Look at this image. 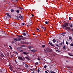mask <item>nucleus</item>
Returning <instances> with one entry per match:
<instances>
[{
    "label": "nucleus",
    "mask_w": 73,
    "mask_h": 73,
    "mask_svg": "<svg viewBox=\"0 0 73 73\" xmlns=\"http://www.w3.org/2000/svg\"><path fill=\"white\" fill-rule=\"evenodd\" d=\"M68 23H65L64 24H63L62 26V28L63 29H64L65 27H68Z\"/></svg>",
    "instance_id": "f257e3e1"
},
{
    "label": "nucleus",
    "mask_w": 73,
    "mask_h": 73,
    "mask_svg": "<svg viewBox=\"0 0 73 73\" xmlns=\"http://www.w3.org/2000/svg\"><path fill=\"white\" fill-rule=\"evenodd\" d=\"M42 73V72H43V69L42 68H39L37 69V72L38 73Z\"/></svg>",
    "instance_id": "f03ea898"
},
{
    "label": "nucleus",
    "mask_w": 73,
    "mask_h": 73,
    "mask_svg": "<svg viewBox=\"0 0 73 73\" xmlns=\"http://www.w3.org/2000/svg\"><path fill=\"white\" fill-rule=\"evenodd\" d=\"M55 48H56L57 49H58V47L60 48V45L59 44H55Z\"/></svg>",
    "instance_id": "7ed1b4c3"
},
{
    "label": "nucleus",
    "mask_w": 73,
    "mask_h": 73,
    "mask_svg": "<svg viewBox=\"0 0 73 73\" xmlns=\"http://www.w3.org/2000/svg\"><path fill=\"white\" fill-rule=\"evenodd\" d=\"M44 52H46V53L48 52H51V50H50V49H44Z\"/></svg>",
    "instance_id": "20e7f679"
},
{
    "label": "nucleus",
    "mask_w": 73,
    "mask_h": 73,
    "mask_svg": "<svg viewBox=\"0 0 73 73\" xmlns=\"http://www.w3.org/2000/svg\"><path fill=\"white\" fill-rule=\"evenodd\" d=\"M48 44H49L50 46H53L54 47H56V46H54V45H53V44L51 42H49Z\"/></svg>",
    "instance_id": "39448f33"
},
{
    "label": "nucleus",
    "mask_w": 73,
    "mask_h": 73,
    "mask_svg": "<svg viewBox=\"0 0 73 73\" xmlns=\"http://www.w3.org/2000/svg\"><path fill=\"white\" fill-rule=\"evenodd\" d=\"M18 59L19 60H22V61H23V60H24V59L23 58L21 57H20L19 56H18Z\"/></svg>",
    "instance_id": "423d86ee"
},
{
    "label": "nucleus",
    "mask_w": 73,
    "mask_h": 73,
    "mask_svg": "<svg viewBox=\"0 0 73 73\" xmlns=\"http://www.w3.org/2000/svg\"><path fill=\"white\" fill-rule=\"evenodd\" d=\"M28 52H23L22 54H25V55H28Z\"/></svg>",
    "instance_id": "0eeeda50"
},
{
    "label": "nucleus",
    "mask_w": 73,
    "mask_h": 73,
    "mask_svg": "<svg viewBox=\"0 0 73 73\" xmlns=\"http://www.w3.org/2000/svg\"><path fill=\"white\" fill-rule=\"evenodd\" d=\"M13 25H15V26H17L18 25V23L17 22H14L13 23Z\"/></svg>",
    "instance_id": "6e6552de"
},
{
    "label": "nucleus",
    "mask_w": 73,
    "mask_h": 73,
    "mask_svg": "<svg viewBox=\"0 0 73 73\" xmlns=\"http://www.w3.org/2000/svg\"><path fill=\"white\" fill-rule=\"evenodd\" d=\"M21 50V47H18L17 48V50L19 52H20Z\"/></svg>",
    "instance_id": "1a4fd4ad"
},
{
    "label": "nucleus",
    "mask_w": 73,
    "mask_h": 73,
    "mask_svg": "<svg viewBox=\"0 0 73 73\" xmlns=\"http://www.w3.org/2000/svg\"><path fill=\"white\" fill-rule=\"evenodd\" d=\"M31 52H34V53H36V52H37V50H31Z\"/></svg>",
    "instance_id": "9d476101"
},
{
    "label": "nucleus",
    "mask_w": 73,
    "mask_h": 73,
    "mask_svg": "<svg viewBox=\"0 0 73 73\" xmlns=\"http://www.w3.org/2000/svg\"><path fill=\"white\" fill-rule=\"evenodd\" d=\"M64 29H68V30H70V27H65Z\"/></svg>",
    "instance_id": "9b49d317"
},
{
    "label": "nucleus",
    "mask_w": 73,
    "mask_h": 73,
    "mask_svg": "<svg viewBox=\"0 0 73 73\" xmlns=\"http://www.w3.org/2000/svg\"><path fill=\"white\" fill-rule=\"evenodd\" d=\"M19 18L20 19H21V20H22V19H23V17L22 16H19Z\"/></svg>",
    "instance_id": "f8f14e48"
},
{
    "label": "nucleus",
    "mask_w": 73,
    "mask_h": 73,
    "mask_svg": "<svg viewBox=\"0 0 73 73\" xmlns=\"http://www.w3.org/2000/svg\"><path fill=\"white\" fill-rule=\"evenodd\" d=\"M8 17L7 16H4V19H5V20H8Z\"/></svg>",
    "instance_id": "ddd939ff"
},
{
    "label": "nucleus",
    "mask_w": 73,
    "mask_h": 73,
    "mask_svg": "<svg viewBox=\"0 0 73 73\" xmlns=\"http://www.w3.org/2000/svg\"><path fill=\"white\" fill-rule=\"evenodd\" d=\"M25 67H26V68H28L29 67V66H28V65L26 64H25Z\"/></svg>",
    "instance_id": "4468645a"
},
{
    "label": "nucleus",
    "mask_w": 73,
    "mask_h": 73,
    "mask_svg": "<svg viewBox=\"0 0 73 73\" xmlns=\"http://www.w3.org/2000/svg\"><path fill=\"white\" fill-rule=\"evenodd\" d=\"M42 29V30H44V31H45L46 29L45 28V27H41Z\"/></svg>",
    "instance_id": "2eb2a0df"
},
{
    "label": "nucleus",
    "mask_w": 73,
    "mask_h": 73,
    "mask_svg": "<svg viewBox=\"0 0 73 73\" xmlns=\"http://www.w3.org/2000/svg\"><path fill=\"white\" fill-rule=\"evenodd\" d=\"M6 15H7V16H8L9 17H11V15H9V13H7Z\"/></svg>",
    "instance_id": "dca6fc26"
},
{
    "label": "nucleus",
    "mask_w": 73,
    "mask_h": 73,
    "mask_svg": "<svg viewBox=\"0 0 73 73\" xmlns=\"http://www.w3.org/2000/svg\"><path fill=\"white\" fill-rule=\"evenodd\" d=\"M18 8H19L20 9V10H23V8L20 6L18 7Z\"/></svg>",
    "instance_id": "f3484780"
},
{
    "label": "nucleus",
    "mask_w": 73,
    "mask_h": 73,
    "mask_svg": "<svg viewBox=\"0 0 73 73\" xmlns=\"http://www.w3.org/2000/svg\"><path fill=\"white\" fill-rule=\"evenodd\" d=\"M13 40L14 41H15V42L17 41V39L16 38H13Z\"/></svg>",
    "instance_id": "a211bd4d"
},
{
    "label": "nucleus",
    "mask_w": 73,
    "mask_h": 73,
    "mask_svg": "<svg viewBox=\"0 0 73 73\" xmlns=\"http://www.w3.org/2000/svg\"><path fill=\"white\" fill-rule=\"evenodd\" d=\"M1 73H4V70L1 69Z\"/></svg>",
    "instance_id": "6ab92c4d"
},
{
    "label": "nucleus",
    "mask_w": 73,
    "mask_h": 73,
    "mask_svg": "<svg viewBox=\"0 0 73 73\" xmlns=\"http://www.w3.org/2000/svg\"><path fill=\"white\" fill-rule=\"evenodd\" d=\"M23 35L24 36H26V33H22Z\"/></svg>",
    "instance_id": "aec40b11"
},
{
    "label": "nucleus",
    "mask_w": 73,
    "mask_h": 73,
    "mask_svg": "<svg viewBox=\"0 0 73 73\" xmlns=\"http://www.w3.org/2000/svg\"><path fill=\"white\" fill-rule=\"evenodd\" d=\"M52 41L54 43H55L56 41V39H53L52 40Z\"/></svg>",
    "instance_id": "412c9836"
},
{
    "label": "nucleus",
    "mask_w": 73,
    "mask_h": 73,
    "mask_svg": "<svg viewBox=\"0 0 73 73\" xmlns=\"http://www.w3.org/2000/svg\"><path fill=\"white\" fill-rule=\"evenodd\" d=\"M1 56L2 57H5V56L3 54H1Z\"/></svg>",
    "instance_id": "4be33fe9"
},
{
    "label": "nucleus",
    "mask_w": 73,
    "mask_h": 73,
    "mask_svg": "<svg viewBox=\"0 0 73 73\" xmlns=\"http://www.w3.org/2000/svg\"><path fill=\"white\" fill-rule=\"evenodd\" d=\"M44 69H46V68H47V67H48V66L45 65L44 66Z\"/></svg>",
    "instance_id": "5701e85b"
},
{
    "label": "nucleus",
    "mask_w": 73,
    "mask_h": 73,
    "mask_svg": "<svg viewBox=\"0 0 73 73\" xmlns=\"http://www.w3.org/2000/svg\"><path fill=\"white\" fill-rule=\"evenodd\" d=\"M35 64L36 65H38V62H36L35 63Z\"/></svg>",
    "instance_id": "b1692460"
},
{
    "label": "nucleus",
    "mask_w": 73,
    "mask_h": 73,
    "mask_svg": "<svg viewBox=\"0 0 73 73\" xmlns=\"http://www.w3.org/2000/svg\"><path fill=\"white\" fill-rule=\"evenodd\" d=\"M17 41H21V38H17Z\"/></svg>",
    "instance_id": "393cba45"
},
{
    "label": "nucleus",
    "mask_w": 73,
    "mask_h": 73,
    "mask_svg": "<svg viewBox=\"0 0 73 73\" xmlns=\"http://www.w3.org/2000/svg\"><path fill=\"white\" fill-rule=\"evenodd\" d=\"M28 48L29 49H31V48H33V47L32 46H29Z\"/></svg>",
    "instance_id": "a878e982"
},
{
    "label": "nucleus",
    "mask_w": 73,
    "mask_h": 73,
    "mask_svg": "<svg viewBox=\"0 0 73 73\" xmlns=\"http://www.w3.org/2000/svg\"><path fill=\"white\" fill-rule=\"evenodd\" d=\"M9 66H10V67H9V69H10V70H11V69H12V68H13L12 67H11V66H10V65H9Z\"/></svg>",
    "instance_id": "bb28decb"
},
{
    "label": "nucleus",
    "mask_w": 73,
    "mask_h": 73,
    "mask_svg": "<svg viewBox=\"0 0 73 73\" xmlns=\"http://www.w3.org/2000/svg\"><path fill=\"white\" fill-rule=\"evenodd\" d=\"M30 23H29V22L28 23V25H31V22L30 21Z\"/></svg>",
    "instance_id": "cd10ccee"
},
{
    "label": "nucleus",
    "mask_w": 73,
    "mask_h": 73,
    "mask_svg": "<svg viewBox=\"0 0 73 73\" xmlns=\"http://www.w3.org/2000/svg\"><path fill=\"white\" fill-rule=\"evenodd\" d=\"M68 55L69 56H73V54L72 55V54H70V53H69Z\"/></svg>",
    "instance_id": "c85d7f7f"
},
{
    "label": "nucleus",
    "mask_w": 73,
    "mask_h": 73,
    "mask_svg": "<svg viewBox=\"0 0 73 73\" xmlns=\"http://www.w3.org/2000/svg\"><path fill=\"white\" fill-rule=\"evenodd\" d=\"M20 46H21V47H22V48H23V47H25V46L24 45H21Z\"/></svg>",
    "instance_id": "c756f323"
},
{
    "label": "nucleus",
    "mask_w": 73,
    "mask_h": 73,
    "mask_svg": "<svg viewBox=\"0 0 73 73\" xmlns=\"http://www.w3.org/2000/svg\"><path fill=\"white\" fill-rule=\"evenodd\" d=\"M18 36L20 37H22V38H23L24 37L21 35H20Z\"/></svg>",
    "instance_id": "7c9ffc66"
},
{
    "label": "nucleus",
    "mask_w": 73,
    "mask_h": 73,
    "mask_svg": "<svg viewBox=\"0 0 73 73\" xmlns=\"http://www.w3.org/2000/svg\"><path fill=\"white\" fill-rule=\"evenodd\" d=\"M45 23L46 24H48L49 23V21H45Z\"/></svg>",
    "instance_id": "2f4dec72"
},
{
    "label": "nucleus",
    "mask_w": 73,
    "mask_h": 73,
    "mask_svg": "<svg viewBox=\"0 0 73 73\" xmlns=\"http://www.w3.org/2000/svg\"><path fill=\"white\" fill-rule=\"evenodd\" d=\"M37 60H39L38 61V62H39V63L40 62V59L39 58H38Z\"/></svg>",
    "instance_id": "473e14b6"
},
{
    "label": "nucleus",
    "mask_w": 73,
    "mask_h": 73,
    "mask_svg": "<svg viewBox=\"0 0 73 73\" xmlns=\"http://www.w3.org/2000/svg\"><path fill=\"white\" fill-rule=\"evenodd\" d=\"M22 44H27V43L26 42H22Z\"/></svg>",
    "instance_id": "72a5a7b5"
},
{
    "label": "nucleus",
    "mask_w": 73,
    "mask_h": 73,
    "mask_svg": "<svg viewBox=\"0 0 73 73\" xmlns=\"http://www.w3.org/2000/svg\"><path fill=\"white\" fill-rule=\"evenodd\" d=\"M11 12H14V10L11 9Z\"/></svg>",
    "instance_id": "f704fd0d"
},
{
    "label": "nucleus",
    "mask_w": 73,
    "mask_h": 73,
    "mask_svg": "<svg viewBox=\"0 0 73 73\" xmlns=\"http://www.w3.org/2000/svg\"><path fill=\"white\" fill-rule=\"evenodd\" d=\"M19 10H17V11H16L15 12H17V13H19Z\"/></svg>",
    "instance_id": "c9c22d12"
},
{
    "label": "nucleus",
    "mask_w": 73,
    "mask_h": 73,
    "mask_svg": "<svg viewBox=\"0 0 73 73\" xmlns=\"http://www.w3.org/2000/svg\"><path fill=\"white\" fill-rule=\"evenodd\" d=\"M50 73H56V72H53V71H50Z\"/></svg>",
    "instance_id": "e433bc0d"
},
{
    "label": "nucleus",
    "mask_w": 73,
    "mask_h": 73,
    "mask_svg": "<svg viewBox=\"0 0 73 73\" xmlns=\"http://www.w3.org/2000/svg\"><path fill=\"white\" fill-rule=\"evenodd\" d=\"M25 58H26V59L27 60H29V58H28V57H26Z\"/></svg>",
    "instance_id": "4c0bfd02"
},
{
    "label": "nucleus",
    "mask_w": 73,
    "mask_h": 73,
    "mask_svg": "<svg viewBox=\"0 0 73 73\" xmlns=\"http://www.w3.org/2000/svg\"><path fill=\"white\" fill-rule=\"evenodd\" d=\"M66 32L62 33V35H65V34H66Z\"/></svg>",
    "instance_id": "58836bf2"
},
{
    "label": "nucleus",
    "mask_w": 73,
    "mask_h": 73,
    "mask_svg": "<svg viewBox=\"0 0 73 73\" xmlns=\"http://www.w3.org/2000/svg\"><path fill=\"white\" fill-rule=\"evenodd\" d=\"M63 49H66V47L65 46H64L63 47Z\"/></svg>",
    "instance_id": "ea45409f"
},
{
    "label": "nucleus",
    "mask_w": 73,
    "mask_h": 73,
    "mask_svg": "<svg viewBox=\"0 0 73 73\" xmlns=\"http://www.w3.org/2000/svg\"><path fill=\"white\" fill-rule=\"evenodd\" d=\"M66 44L67 45H68V44H69V43H68L67 41H66Z\"/></svg>",
    "instance_id": "a19ab883"
},
{
    "label": "nucleus",
    "mask_w": 73,
    "mask_h": 73,
    "mask_svg": "<svg viewBox=\"0 0 73 73\" xmlns=\"http://www.w3.org/2000/svg\"><path fill=\"white\" fill-rule=\"evenodd\" d=\"M45 46L44 45H42V48H45Z\"/></svg>",
    "instance_id": "79ce46f5"
},
{
    "label": "nucleus",
    "mask_w": 73,
    "mask_h": 73,
    "mask_svg": "<svg viewBox=\"0 0 73 73\" xmlns=\"http://www.w3.org/2000/svg\"><path fill=\"white\" fill-rule=\"evenodd\" d=\"M31 71H33V70H35V69L33 68L32 69H31Z\"/></svg>",
    "instance_id": "37998d69"
},
{
    "label": "nucleus",
    "mask_w": 73,
    "mask_h": 73,
    "mask_svg": "<svg viewBox=\"0 0 73 73\" xmlns=\"http://www.w3.org/2000/svg\"><path fill=\"white\" fill-rule=\"evenodd\" d=\"M56 52H58V53H59V52H60V51L58 50H56Z\"/></svg>",
    "instance_id": "c03bdc74"
},
{
    "label": "nucleus",
    "mask_w": 73,
    "mask_h": 73,
    "mask_svg": "<svg viewBox=\"0 0 73 73\" xmlns=\"http://www.w3.org/2000/svg\"><path fill=\"white\" fill-rule=\"evenodd\" d=\"M9 46L10 48V49H13L12 48V47L11 46Z\"/></svg>",
    "instance_id": "a18cd8bd"
},
{
    "label": "nucleus",
    "mask_w": 73,
    "mask_h": 73,
    "mask_svg": "<svg viewBox=\"0 0 73 73\" xmlns=\"http://www.w3.org/2000/svg\"><path fill=\"white\" fill-rule=\"evenodd\" d=\"M70 39H72V37H71V36H70L69 39L70 40Z\"/></svg>",
    "instance_id": "49530a36"
},
{
    "label": "nucleus",
    "mask_w": 73,
    "mask_h": 73,
    "mask_svg": "<svg viewBox=\"0 0 73 73\" xmlns=\"http://www.w3.org/2000/svg\"><path fill=\"white\" fill-rule=\"evenodd\" d=\"M23 51H24L23 50H20V52H23Z\"/></svg>",
    "instance_id": "de8ad7c7"
},
{
    "label": "nucleus",
    "mask_w": 73,
    "mask_h": 73,
    "mask_svg": "<svg viewBox=\"0 0 73 73\" xmlns=\"http://www.w3.org/2000/svg\"><path fill=\"white\" fill-rule=\"evenodd\" d=\"M69 20H71V17H69Z\"/></svg>",
    "instance_id": "09e8293b"
},
{
    "label": "nucleus",
    "mask_w": 73,
    "mask_h": 73,
    "mask_svg": "<svg viewBox=\"0 0 73 73\" xmlns=\"http://www.w3.org/2000/svg\"><path fill=\"white\" fill-rule=\"evenodd\" d=\"M73 46V43H71L70 44V46Z\"/></svg>",
    "instance_id": "8fccbe9b"
},
{
    "label": "nucleus",
    "mask_w": 73,
    "mask_h": 73,
    "mask_svg": "<svg viewBox=\"0 0 73 73\" xmlns=\"http://www.w3.org/2000/svg\"><path fill=\"white\" fill-rule=\"evenodd\" d=\"M36 30H37L38 31H39V29L37 28H36Z\"/></svg>",
    "instance_id": "3c124183"
},
{
    "label": "nucleus",
    "mask_w": 73,
    "mask_h": 73,
    "mask_svg": "<svg viewBox=\"0 0 73 73\" xmlns=\"http://www.w3.org/2000/svg\"><path fill=\"white\" fill-rule=\"evenodd\" d=\"M60 44L61 45V46H62V44L61 43H60Z\"/></svg>",
    "instance_id": "603ef678"
},
{
    "label": "nucleus",
    "mask_w": 73,
    "mask_h": 73,
    "mask_svg": "<svg viewBox=\"0 0 73 73\" xmlns=\"http://www.w3.org/2000/svg\"><path fill=\"white\" fill-rule=\"evenodd\" d=\"M70 27H72V25H70Z\"/></svg>",
    "instance_id": "864d4df0"
},
{
    "label": "nucleus",
    "mask_w": 73,
    "mask_h": 73,
    "mask_svg": "<svg viewBox=\"0 0 73 73\" xmlns=\"http://www.w3.org/2000/svg\"><path fill=\"white\" fill-rule=\"evenodd\" d=\"M11 1H13V2H15V0H11Z\"/></svg>",
    "instance_id": "5fc2aeb1"
},
{
    "label": "nucleus",
    "mask_w": 73,
    "mask_h": 73,
    "mask_svg": "<svg viewBox=\"0 0 73 73\" xmlns=\"http://www.w3.org/2000/svg\"><path fill=\"white\" fill-rule=\"evenodd\" d=\"M11 71H12L13 72H14V71H13V68H12V69H11Z\"/></svg>",
    "instance_id": "6e6d98bb"
},
{
    "label": "nucleus",
    "mask_w": 73,
    "mask_h": 73,
    "mask_svg": "<svg viewBox=\"0 0 73 73\" xmlns=\"http://www.w3.org/2000/svg\"><path fill=\"white\" fill-rule=\"evenodd\" d=\"M21 25H24V23H22V24H21Z\"/></svg>",
    "instance_id": "4d7b16f0"
},
{
    "label": "nucleus",
    "mask_w": 73,
    "mask_h": 73,
    "mask_svg": "<svg viewBox=\"0 0 73 73\" xmlns=\"http://www.w3.org/2000/svg\"><path fill=\"white\" fill-rule=\"evenodd\" d=\"M15 62H16V63H17V62L16 61V60H15Z\"/></svg>",
    "instance_id": "13d9d810"
},
{
    "label": "nucleus",
    "mask_w": 73,
    "mask_h": 73,
    "mask_svg": "<svg viewBox=\"0 0 73 73\" xmlns=\"http://www.w3.org/2000/svg\"><path fill=\"white\" fill-rule=\"evenodd\" d=\"M63 45H64V40H63Z\"/></svg>",
    "instance_id": "bf43d9fd"
},
{
    "label": "nucleus",
    "mask_w": 73,
    "mask_h": 73,
    "mask_svg": "<svg viewBox=\"0 0 73 73\" xmlns=\"http://www.w3.org/2000/svg\"><path fill=\"white\" fill-rule=\"evenodd\" d=\"M15 53H16V54H18V53H17V52L15 51Z\"/></svg>",
    "instance_id": "052dcab7"
},
{
    "label": "nucleus",
    "mask_w": 73,
    "mask_h": 73,
    "mask_svg": "<svg viewBox=\"0 0 73 73\" xmlns=\"http://www.w3.org/2000/svg\"><path fill=\"white\" fill-rule=\"evenodd\" d=\"M31 73H35V72L33 71V72H31Z\"/></svg>",
    "instance_id": "680f3d73"
},
{
    "label": "nucleus",
    "mask_w": 73,
    "mask_h": 73,
    "mask_svg": "<svg viewBox=\"0 0 73 73\" xmlns=\"http://www.w3.org/2000/svg\"><path fill=\"white\" fill-rule=\"evenodd\" d=\"M45 72L46 73H48V72L46 71H45Z\"/></svg>",
    "instance_id": "e2e57ef3"
},
{
    "label": "nucleus",
    "mask_w": 73,
    "mask_h": 73,
    "mask_svg": "<svg viewBox=\"0 0 73 73\" xmlns=\"http://www.w3.org/2000/svg\"><path fill=\"white\" fill-rule=\"evenodd\" d=\"M66 62H69V61H68V60H66Z\"/></svg>",
    "instance_id": "0e129e2a"
},
{
    "label": "nucleus",
    "mask_w": 73,
    "mask_h": 73,
    "mask_svg": "<svg viewBox=\"0 0 73 73\" xmlns=\"http://www.w3.org/2000/svg\"><path fill=\"white\" fill-rule=\"evenodd\" d=\"M12 44H13V43H15V42H14V41H13L12 42Z\"/></svg>",
    "instance_id": "69168bd1"
},
{
    "label": "nucleus",
    "mask_w": 73,
    "mask_h": 73,
    "mask_svg": "<svg viewBox=\"0 0 73 73\" xmlns=\"http://www.w3.org/2000/svg\"><path fill=\"white\" fill-rule=\"evenodd\" d=\"M67 68H68V69H70V68L69 67H68Z\"/></svg>",
    "instance_id": "338daca9"
},
{
    "label": "nucleus",
    "mask_w": 73,
    "mask_h": 73,
    "mask_svg": "<svg viewBox=\"0 0 73 73\" xmlns=\"http://www.w3.org/2000/svg\"><path fill=\"white\" fill-rule=\"evenodd\" d=\"M70 73H73V72H70Z\"/></svg>",
    "instance_id": "774afa93"
}]
</instances>
